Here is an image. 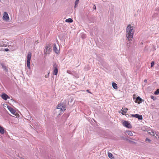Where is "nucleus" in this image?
<instances>
[{
	"label": "nucleus",
	"mask_w": 159,
	"mask_h": 159,
	"mask_svg": "<svg viewBox=\"0 0 159 159\" xmlns=\"http://www.w3.org/2000/svg\"><path fill=\"white\" fill-rule=\"evenodd\" d=\"M67 73L69 74H71L72 73H71V72L70 70H67Z\"/></svg>",
	"instance_id": "nucleus-28"
},
{
	"label": "nucleus",
	"mask_w": 159,
	"mask_h": 159,
	"mask_svg": "<svg viewBox=\"0 0 159 159\" xmlns=\"http://www.w3.org/2000/svg\"><path fill=\"white\" fill-rule=\"evenodd\" d=\"M51 46L50 45L48 44L46 46L44 49V55L46 56L47 54H49L51 51Z\"/></svg>",
	"instance_id": "nucleus-3"
},
{
	"label": "nucleus",
	"mask_w": 159,
	"mask_h": 159,
	"mask_svg": "<svg viewBox=\"0 0 159 159\" xmlns=\"http://www.w3.org/2000/svg\"><path fill=\"white\" fill-rule=\"evenodd\" d=\"M3 19L6 21H8L9 20V18L7 12H4V13Z\"/></svg>",
	"instance_id": "nucleus-9"
},
{
	"label": "nucleus",
	"mask_w": 159,
	"mask_h": 159,
	"mask_svg": "<svg viewBox=\"0 0 159 159\" xmlns=\"http://www.w3.org/2000/svg\"><path fill=\"white\" fill-rule=\"evenodd\" d=\"M7 108L12 115L15 116L16 117L17 116V113L13 108L8 106H7Z\"/></svg>",
	"instance_id": "nucleus-5"
},
{
	"label": "nucleus",
	"mask_w": 159,
	"mask_h": 159,
	"mask_svg": "<svg viewBox=\"0 0 159 159\" xmlns=\"http://www.w3.org/2000/svg\"><path fill=\"white\" fill-rule=\"evenodd\" d=\"M31 57V53L29 52L28 53L27 57V66L29 69H30V61Z\"/></svg>",
	"instance_id": "nucleus-4"
},
{
	"label": "nucleus",
	"mask_w": 159,
	"mask_h": 159,
	"mask_svg": "<svg viewBox=\"0 0 159 159\" xmlns=\"http://www.w3.org/2000/svg\"><path fill=\"white\" fill-rule=\"evenodd\" d=\"M131 116L132 117L137 118L139 120H141L143 119L142 115L138 114H132L131 115Z\"/></svg>",
	"instance_id": "nucleus-10"
},
{
	"label": "nucleus",
	"mask_w": 159,
	"mask_h": 159,
	"mask_svg": "<svg viewBox=\"0 0 159 159\" xmlns=\"http://www.w3.org/2000/svg\"><path fill=\"white\" fill-rule=\"evenodd\" d=\"M6 40L3 39L0 41V46L6 47L7 45V43L6 41Z\"/></svg>",
	"instance_id": "nucleus-8"
},
{
	"label": "nucleus",
	"mask_w": 159,
	"mask_h": 159,
	"mask_svg": "<svg viewBox=\"0 0 159 159\" xmlns=\"http://www.w3.org/2000/svg\"><path fill=\"white\" fill-rule=\"evenodd\" d=\"M126 140H127V141H128L129 142L131 143H132L133 144H135L136 143L135 142H134L133 141H131V140H129V139H126Z\"/></svg>",
	"instance_id": "nucleus-24"
},
{
	"label": "nucleus",
	"mask_w": 159,
	"mask_h": 159,
	"mask_svg": "<svg viewBox=\"0 0 159 159\" xmlns=\"http://www.w3.org/2000/svg\"><path fill=\"white\" fill-rule=\"evenodd\" d=\"M87 91L89 93H90V92L89 91V90H87Z\"/></svg>",
	"instance_id": "nucleus-35"
},
{
	"label": "nucleus",
	"mask_w": 159,
	"mask_h": 159,
	"mask_svg": "<svg viewBox=\"0 0 159 159\" xmlns=\"http://www.w3.org/2000/svg\"><path fill=\"white\" fill-rule=\"evenodd\" d=\"M126 42H127V46L129 47L130 45L131 44V43H130V42H129V41H128V40L126 38Z\"/></svg>",
	"instance_id": "nucleus-23"
},
{
	"label": "nucleus",
	"mask_w": 159,
	"mask_h": 159,
	"mask_svg": "<svg viewBox=\"0 0 159 159\" xmlns=\"http://www.w3.org/2000/svg\"><path fill=\"white\" fill-rule=\"evenodd\" d=\"M74 100V99L73 98H71L70 99V102H72Z\"/></svg>",
	"instance_id": "nucleus-30"
},
{
	"label": "nucleus",
	"mask_w": 159,
	"mask_h": 159,
	"mask_svg": "<svg viewBox=\"0 0 159 159\" xmlns=\"http://www.w3.org/2000/svg\"><path fill=\"white\" fill-rule=\"evenodd\" d=\"M151 98L152 99H153V100H155L154 98V97L153 96H152L151 97Z\"/></svg>",
	"instance_id": "nucleus-33"
},
{
	"label": "nucleus",
	"mask_w": 159,
	"mask_h": 159,
	"mask_svg": "<svg viewBox=\"0 0 159 159\" xmlns=\"http://www.w3.org/2000/svg\"><path fill=\"white\" fill-rule=\"evenodd\" d=\"M65 21L68 23H72L73 20L71 18H68L65 20Z\"/></svg>",
	"instance_id": "nucleus-19"
},
{
	"label": "nucleus",
	"mask_w": 159,
	"mask_h": 159,
	"mask_svg": "<svg viewBox=\"0 0 159 159\" xmlns=\"http://www.w3.org/2000/svg\"><path fill=\"white\" fill-rule=\"evenodd\" d=\"M122 124L124 126L128 128L131 129L132 128V125L128 121H124L122 123Z\"/></svg>",
	"instance_id": "nucleus-6"
},
{
	"label": "nucleus",
	"mask_w": 159,
	"mask_h": 159,
	"mask_svg": "<svg viewBox=\"0 0 159 159\" xmlns=\"http://www.w3.org/2000/svg\"><path fill=\"white\" fill-rule=\"evenodd\" d=\"M135 32L134 28L131 25H129L127 27L126 31V37L128 41H132Z\"/></svg>",
	"instance_id": "nucleus-1"
},
{
	"label": "nucleus",
	"mask_w": 159,
	"mask_h": 159,
	"mask_svg": "<svg viewBox=\"0 0 159 159\" xmlns=\"http://www.w3.org/2000/svg\"><path fill=\"white\" fill-rule=\"evenodd\" d=\"M154 65V61H152L151 63V66L152 67H153Z\"/></svg>",
	"instance_id": "nucleus-27"
},
{
	"label": "nucleus",
	"mask_w": 159,
	"mask_h": 159,
	"mask_svg": "<svg viewBox=\"0 0 159 159\" xmlns=\"http://www.w3.org/2000/svg\"><path fill=\"white\" fill-rule=\"evenodd\" d=\"M149 133L152 136H154L156 134V132L154 130H152L151 132L148 133Z\"/></svg>",
	"instance_id": "nucleus-22"
},
{
	"label": "nucleus",
	"mask_w": 159,
	"mask_h": 159,
	"mask_svg": "<svg viewBox=\"0 0 159 159\" xmlns=\"http://www.w3.org/2000/svg\"><path fill=\"white\" fill-rule=\"evenodd\" d=\"M0 133L2 134H3L5 133V130L4 128L0 125Z\"/></svg>",
	"instance_id": "nucleus-18"
},
{
	"label": "nucleus",
	"mask_w": 159,
	"mask_h": 159,
	"mask_svg": "<svg viewBox=\"0 0 159 159\" xmlns=\"http://www.w3.org/2000/svg\"><path fill=\"white\" fill-rule=\"evenodd\" d=\"M108 156L109 158L111 159H115L114 157L113 156V154L111 153L108 152Z\"/></svg>",
	"instance_id": "nucleus-16"
},
{
	"label": "nucleus",
	"mask_w": 159,
	"mask_h": 159,
	"mask_svg": "<svg viewBox=\"0 0 159 159\" xmlns=\"http://www.w3.org/2000/svg\"><path fill=\"white\" fill-rule=\"evenodd\" d=\"M53 67L54 69L53 74L54 75H57L58 73V69L57 64L55 63L53 64Z\"/></svg>",
	"instance_id": "nucleus-7"
},
{
	"label": "nucleus",
	"mask_w": 159,
	"mask_h": 159,
	"mask_svg": "<svg viewBox=\"0 0 159 159\" xmlns=\"http://www.w3.org/2000/svg\"><path fill=\"white\" fill-rule=\"evenodd\" d=\"M147 82V80H144V82Z\"/></svg>",
	"instance_id": "nucleus-36"
},
{
	"label": "nucleus",
	"mask_w": 159,
	"mask_h": 159,
	"mask_svg": "<svg viewBox=\"0 0 159 159\" xmlns=\"http://www.w3.org/2000/svg\"><path fill=\"white\" fill-rule=\"evenodd\" d=\"M159 93V89L157 90L155 92L154 94L155 95H157Z\"/></svg>",
	"instance_id": "nucleus-25"
},
{
	"label": "nucleus",
	"mask_w": 159,
	"mask_h": 159,
	"mask_svg": "<svg viewBox=\"0 0 159 159\" xmlns=\"http://www.w3.org/2000/svg\"><path fill=\"white\" fill-rule=\"evenodd\" d=\"M5 50L6 52H7L9 51V49L8 48H6L5 49Z\"/></svg>",
	"instance_id": "nucleus-34"
},
{
	"label": "nucleus",
	"mask_w": 159,
	"mask_h": 159,
	"mask_svg": "<svg viewBox=\"0 0 159 159\" xmlns=\"http://www.w3.org/2000/svg\"><path fill=\"white\" fill-rule=\"evenodd\" d=\"M112 86L115 89H117V84L115 83H112Z\"/></svg>",
	"instance_id": "nucleus-21"
},
{
	"label": "nucleus",
	"mask_w": 159,
	"mask_h": 159,
	"mask_svg": "<svg viewBox=\"0 0 159 159\" xmlns=\"http://www.w3.org/2000/svg\"><path fill=\"white\" fill-rule=\"evenodd\" d=\"M79 0H76L75 1V5L74 6L75 8L76 7H77L78 4L79 3Z\"/></svg>",
	"instance_id": "nucleus-20"
},
{
	"label": "nucleus",
	"mask_w": 159,
	"mask_h": 159,
	"mask_svg": "<svg viewBox=\"0 0 159 159\" xmlns=\"http://www.w3.org/2000/svg\"><path fill=\"white\" fill-rule=\"evenodd\" d=\"M1 65L2 66V68L4 69V70H5L6 72H8V69L6 66H5L4 64L2 63Z\"/></svg>",
	"instance_id": "nucleus-15"
},
{
	"label": "nucleus",
	"mask_w": 159,
	"mask_h": 159,
	"mask_svg": "<svg viewBox=\"0 0 159 159\" xmlns=\"http://www.w3.org/2000/svg\"><path fill=\"white\" fill-rule=\"evenodd\" d=\"M142 99L139 97H138L136 98L135 102L137 103H140L142 102Z\"/></svg>",
	"instance_id": "nucleus-14"
},
{
	"label": "nucleus",
	"mask_w": 159,
	"mask_h": 159,
	"mask_svg": "<svg viewBox=\"0 0 159 159\" xmlns=\"http://www.w3.org/2000/svg\"><path fill=\"white\" fill-rule=\"evenodd\" d=\"M66 104L64 103L61 102L57 105L56 111V112L59 111L60 113H59L58 114L60 115V113L66 110Z\"/></svg>",
	"instance_id": "nucleus-2"
},
{
	"label": "nucleus",
	"mask_w": 159,
	"mask_h": 159,
	"mask_svg": "<svg viewBox=\"0 0 159 159\" xmlns=\"http://www.w3.org/2000/svg\"><path fill=\"white\" fill-rule=\"evenodd\" d=\"M93 9H96V7L95 5H94V6L93 7Z\"/></svg>",
	"instance_id": "nucleus-32"
},
{
	"label": "nucleus",
	"mask_w": 159,
	"mask_h": 159,
	"mask_svg": "<svg viewBox=\"0 0 159 159\" xmlns=\"http://www.w3.org/2000/svg\"><path fill=\"white\" fill-rule=\"evenodd\" d=\"M53 50L57 54H58L59 53V50L57 49L56 47V44H54V46L53 47Z\"/></svg>",
	"instance_id": "nucleus-13"
},
{
	"label": "nucleus",
	"mask_w": 159,
	"mask_h": 159,
	"mask_svg": "<svg viewBox=\"0 0 159 159\" xmlns=\"http://www.w3.org/2000/svg\"><path fill=\"white\" fill-rule=\"evenodd\" d=\"M82 38H85V34H84L82 36Z\"/></svg>",
	"instance_id": "nucleus-31"
},
{
	"label": "nucleus",
	"mask_w": 159,
	"mask_h": 159,
	"mask_svg": "<svg viewBox=\"0 0 159 159\" xmlns=\"http://www.w3.org/2000/svg\"><path fill=\"white\" fill-rule=\"evenodd\" d=\"M2 98L6 100L8 98H10V97L5 93H3L1 96Z\"/></svg>",
	"instance_id": "nucleus-12"
},
{
	"label": "nucleus",
	"mask_w": 159,
	"mask_h": 159,
	"mask_svg": "<svg viewBox=\"0 0 159 159\" xmlns=\"http://www.w3.org/2000/svg\"><path fill=\"white\" fill-rule=\"evenodd\" d=\"M128 109L125 107H123L120 110V111H119V112H120L121 111H122L121 113L123 115H124L125 113L127 112Z\"/></svg>",
	"instance_id": "nucleus-11"
},
{
	"label": "nucleus",
	"mask_w": 159,
	"mask_h": 159,
	"mask_svg": "<svg viewBox=\"0 0 159 159\" xmlns=\"http://www.w3.org/2000/svg\"><path fill=\"white\" fill-rule=\"evenodd\" d=\"M145 141L146 142L148 141V143H150L151 142V140L150 139H149L148 138H146V139Z\"/></svg>",
	"instance_id": "nucleus-26"
},
{
	"label": "nucleus",
	"mask_w": 159,
	"mask_h": 159,
	"mask_svg": "<svg viewBox=\"0 0 159 159\" xmlns=\"http://www.w3.org/2000/svg\"><path fill=\"white\" fill-rule=\"evenodd\" d=\"M50 74V72H49L48 73V74L47 75H46L45 76L46 78H48V77L49 76V75Z\"/></svg>",
	"instance_id": "nucleus-29"
},
{
	"label": "nucleus",
	"mask_w": 159,
	"mask_h": 159,
	"mask_svg": "<svg viewBox=\"0 0 159 159\" xmlns=\"http://www.w3.org/2000/svg\"><path fill=\"white\" fill-rule=\"evenodd\" d=\"M125 133L128 135L131 136H132L133 135V133L130 131L129 130H126L125 131Z\"/></svg>",
	"instance_id": "nucleus-17"
}]
</instances>
